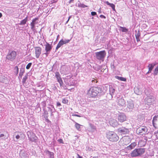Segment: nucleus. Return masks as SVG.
Instances as JSON below:
<instances>
[{
    "label": "nucleus",
    "instance_id": "nucleus-1",
    "mask_svg": "<svg viewBox=\"0 0 158 158\" xmlns=\"http://www.w3.org/2000/svg\"><path fill=\"white\" fill-rule=\"evenodd\" d=\"M102 92V88L95 87H92L89 90L87 94L90 97L94 98L98 93H101Z\"/></svg>",
    "mask_w": 158,
    "mask_h": 158
},
{
    "label": "nucleus",
    "instance_id": "nucleus-2",
    "mask_svg": "<svg viewBox=\"0 0 158 158\" xmlns=\"http://www.w3.org/2000/svg\"><path fill=\"white\" fill-rule=\"evenodd\" d=\"M145 152V149L143 148L135 149L130 153L132 157L140 156L143 154Z\"/></svg>",
    "mask_w": 158,
    "mask_h": 158
},
{
    "label": "nucleus",
    "instance_id": "nucleus-3",
    "mask_svg": "<svg viewBox=\"0 0 158 158\" xmlns=\"http://www.w3.org/2000/svg\"><path fill=\"white\" fill-rule=\"evenodd\" d=\"M107 138L111 141H117L119 139L117 134L113 131H109L106 133Z\"/></svg>",
    "mask_w": 158,
    "mask_h": 158
},
{
    "label": "nucleus",
    "instance_id": "nucleus-4",
    "mask_svg": "<svg viewBox=\"0 0 158 158\" xmlns=\"http://www.w3.org/2000/svg\"><path fill=\"white\" fill-rule=\"evenodd\" d=\"M17 55L16 52L13 51L9 52L6 56V59L10 61H13L16 58Z\"/></svg>",
    "mask_w": 158,
    "mask_h": 158
},
{
    "label": "nucleus",
    "instance_id": "nucleus-5",
    "mask_svg": "<svg viewBox=\"0 0 158 158\" xmlns=\"http://www.w3.org/2000/svg\"><path fill=\"white\" fill-rule=\"evenodd\" d=\"M96 58L99 60H103L106 55L105 51H102L95 53Z\"/></svg>",
    "mask_w": 158,
    "mask_h": 158
},
{
    "label": "nucleus",
    "instance_id": "nucleus-6",
    "mask_svg": "<svg viewBox=\"0 0 158 158\" xmlns=\"http://www.w3.org/2000/svg\"><path fill=\"white\" fill-rule=\"evenodd\" d=\"M27 134L29 139L32 142H35L37 139V137L33 132L28 131L27 132Z\"/></svg>",
    "mask_w": 158,
    "mask_h": 158
},
{
    "label": "nucleus",
    "instance_id": "nucleus-7",
    "mask_svg": "<svg viewBox=\"0 0 158 158\" xmlns=\"http://www.w3.org/2000/svg\"><path fill=\"white\" fill-rule=\"evenodd\" d=\"M155 100V97L153 96L148 97L145 99V104L148 105H151L152 104Z\"/></svg>",
    "mask_w": 158,
    "mask_h": 158
},
{
    "label": "nucleus",
    "instance_id": "nucleus-8",
    "mask_svg": "<svg viewBox=\"0 0 158 158\" xmlns=\"http://www.w3.org/2000/svg\"><path fill=\"white\" fill-rule=\"evenodd\" d=\"M117 102L118 105L120 106L123 107L125 106V101L122 97H119L117 98Z\"/></svg>",
    "mask_w": 158,
    "mask_h": 158
},
{
    "label": "nucleus",
    "instance_id": "nucleus-9",
    "mask_svg": "<svg viewBox=\"0 0 158 158\" xmlns=\"http://www.w3.org/2000/svg\"><path fill=\"white\" fill-rule=\"evenodd\" d=\"M147 131V129L145 127L143 126L138 128L136 130L138 134H144Z\"/></svg>",
    "mask_w": 158,
    "mask_h": 158
},
{
    "label": "nucleus",
    "instance_id": "nucleus-10",
    "mask_svg": "<svg viewBox=\"0 0 158 158\" xmlns=\"http://www.w3.org/2000/svg\"><path fill=\"white\" fill-rule=\"evenodd\" d=\"M38 19V18H37L33 19L30 24L31 29L34 32L36 31L35 28V25L38 23V22L37 21Z\"/></svg>",
    "mask_w": 158,
    "mask_h": 158
},
{
    "label": "nucleus",
    "instance_id": "nucleus-11",
    "mask_svg": "<svg viewBox=\"0 0 158 158\" xmlns=\"http://www.w3.org/2000/svg\"><path fill=\"white\" fill-rule=\"evenodd\" d=\"M127 106L130 111H132L134 107V105L133 101L131 100L127 101Z\"/></svg>",
    "mask_w": 158,
    "mask_h": 158
},
{
    "label": "nucleus",
    "instance_id": "nucleus-12",
    "mask_svg": "<svg viewBox=\"0 0 158 158\" xmlns=\"http://www.w3.org/2000/svg\"><path fill=\"white\" fill-rule=\"evenodd\" d=\"M126 117L123 113H121L118 116V119L120 122H123L126 120Z\"/></svg>",
    "mask_w": 158,
    "mask_h": 158
},
{
    "label": "nucleus",
    "instance_id": "nucleus-13",
    "mask_svg": "<svg viewBox=\"0 0 158 158\" xmlns=\"http://www.w3.org/2000/svg\"><path fill=\"white\" fill-rule=\"evenodd\" d=\"M45 50L46 52L45 54L46 55H48L49 53L52 49V47L51 45L48 43H46V44L45 45Z\"/></svg>",
    "mask_w": 158,
    "mask_h": 158
},
{
    "label": "nucleus",
    "instance_id": "nucleus-14",
    "mask_svg": "<svg viewBox=\"0 0 158 158\" xmlns=\"http://www.w3.org/2000/svg\"><path fill=\"white\" fill-rule=\"evenodd\" d=\"M35 56L37 58H38L41 54V49L40 47H35Z\"/></svg>",
    "mask_w": 158,
    "mask_h": 158
},
{
    "label": "nucleus",
    "instance_id": "nucleus-15",
    "mask_svg": "<svg viewBox=\"0 0 158 158\" xmlns=\"http://www.w3.org/2000/svg\"><path fill=\"white\" fill-rule=\"evenodd\" d=\"M118 130L120 133L123 134H125L129 132L128 129L124 127L120 128L118 129Z\"/></svg>",
    "mask_w": 158,
    "mask_h": 158
},
{
    "label": "nucleus",
    "instance_id": "nucleus-16",
    "mask_svg": "<svg viewBox=\"0 0 158 158\" xmlns=\"http://www.w3.org/2000/svg\"><path fill=\"white\" fill-rule=\"evenodd\" d=\"M109 123L113 127H116L118 124V122L116 119L112 118L110 119Z\"/></svg>",
    "mask_w": 158,
    "mask_h": 158
},
{
    "label": "nucleus",
    "instance_id": "nucleus-17",
    "mask_svg": "<svg viewBox=\"0 0 158 158\" xmlns=\"http://www.w3.org/2000/svg\"><path fill=\"white\" fill-rule=\"evenodd\" d=\"M0 81L6 83L8 82V80L6 77L4 75H1L0 76Z\"/></svg>",
    "mask_w": 158,
    "mask_h": 158
},
{
    "label": "nucleus",
    "instance_id": "nucleus-18",
    "mask_svg": "<svg viewBox=\"0 0 158 158\" xmlns=\"http://www.w3.org/2000/svg\"><path fill=\"white\" fill-rule=\"evenodd\" d=\"M48 111L51 114V115L52 114L53 112H54L55 111V109L54 108V106L52 105H49L48 107Z\"/></svg>",
    "mask_w": 158,
    "mask_h": 158
},
{
    "label": "nucleus",
    "instance_id": "nucleus-19",
    "mask_svg": "<svg viewBox=\"0 0 158 158\" xmlns=\"http://www.w3.org/2000/svg\"><path fill=\"white\" fill-rule=\"evenodd\" d=\"M136 143L135 142H133L131 144L127 146L126 148L127 149L131 150L133 149L136 146Z\"/></svg>",
    "mask_w": 158,
    "mask_h": 158
},
{
    "label": "nucleus",
    "instance_id": "nucleus-20",
    "mask_svg": "<svg viewBox=\"0 0 158 158\" xmlns=\"http://www.w3.org/2000/svg\"><path fill=\"white\" fill-rule=\"evenodd\" d=\"M109 89L110 94L111 96V98H112V96L114 95L115 92V89L112 86H110Z\"/></svg>",
    "mask_w": 158,
    "mask_h": 158
},
{
    "label": "nucleus",
    "instance_id": "nucleus-21",
    "mask_svg": "<svg viewBox=\"0 0 158 158\" xmlns=\"http://www.w3.org/2000/svg\"><path fill=\"white\" fill-rule=\"evenodd\" d=\"M46 153L50 158H54V153L53 152L47 150L46 152Z\"/></svg>",
    "mask_w": 158,
    "mask_h": 158
},
{
    "label": "nucleus",
    "instance_id": "nucleus-22",
    "mask_svg": "<svg viewBox=\"0 0 158 158\" xmlns=\"http://www.w3.org/2000/svg\"><path fill=\"white\" fill-rule=\"evenodd\" d=\"M27 17L24 19L21 20L20 21V23H19V24L20 25H22L25 24L27 21Z\"/></svg>",
    "mask_w": 158,
    "mask_h": 158
},
{
    "label": "nucleus",
    "instance_id": "nucleus-23",
    "mask_svg": "<svg viewBox=\"0 0 158 158\" xmlns=\"http://www.w3.org/2000/svg\"><path fill=\"white\" fill-rule=\"evenodd\" d=\"M156 65V64L153 63L151 64H149L148 67V70H152L153 69V68L154 66Z\"/></svg>",
    "mask_w": 158,
    "mask_h": 158
},
{
    "label": "nucleus",
    "instance_id": "nucleus-24",
    "mask_svg": "<svg viewBox=\"0 0 158 158\" xmlns=\"http://www.w3.org/2000/svg\"><path fill=\"white\" fill-rule=\"evenodd\" d=\"M64 44L62 40H61L59 42L58 44L57 45V46L56 48V49L57 50L59 48L61 47V46Z\"/></svg>",
    "mask_w": 158,
    "mask_h": 158
},
{
    "label": "nucleus",
    "instance_id": "nucleus-25",
    "mask_svg": "<svg viewBox=\"0 0 158 158\" xmlns=\"http://www.w3.org/2000/svg\"><path fill=\"white\" fill-rule=\"evenodd\" d=\"M24 72V70L22 68L21 69L20 71V72L19 73V77H20L21 78H22V76L23 75V74Z\"/></svg>",
    "mask_w": 158,
    "mask_h": 158
},
{
    "label": "nucleus",
    "instance_id": "nucleus-26",
    "mask_svg": "<svg viewBox=\"0 0 158 158\" xmlns=\"http://www.w3.org/2000/svg\"><path fill=\"white\" fill-rule=\"evenodd\" d=\"M75 127L76 128L78 131H80L81 130V126H82V125H81L80 124L78 123H77L75 122Z\"/></svg>",
    "mask_w": 158,
    "mask_h": 158
},
{
    "label": "nucleus",
    "instance_id": "nucleus-27",
    "mask_svg": "<svg viewBox=\"0 0 158 158\" xmlns=\"http://www.w3.org/2000/svg\"><path fill=\"white\" fill-rule=\"evenodd\" d=\"M106 3L108 5L110 6L114 10H115V5L113 3H110L108 1L106 2Z\"/></svg>",
    "mask_w": 158,
    "mask_h": 158
},
{
    "label": "nucleus",
    "instance_id": "nucleus-28",
    "mask_svg": "<svg viewBox=\"0 0 158 158\" xmlns=\"http://www.w3.org/2000/svg\"><path fill=\"white\" fill-rule=\"evenodd\" d=\"M58 81L59 82L60 86H61L63 84V82L62 80L59 76L57 77Z\"/></svg>",
    "mask_w": 158,
    "mask_h": 158
},
{
    "label": "nucleus",
    "instance_id": "nucleus-29",
    "mask_svg": "<svg viewBox=\"0 0 158 158\" xmlns=\"http://www.w3.org/2000/svg\"><path fill=\"white\" fill-rule=\"evenodd\" d=\"M28 78V75L27 74H26L25 76L23 77L22 82L23 84H24L26 83V81Z\"/></svg>",
    "mask_w": 158,
    "mask_h": 158
},
{
    "label": "nucleus",
    "instance_id": "nucleus-30",
    "mask_svg": "<svg viewBox=\"0 0 158 158\" xmlns=\"http://www.w3.org/2000/svg\"><path fill=\"white\" fill-rule=\"evenodd\" d=\"M157 116H155L154 117V118H153V119H152V124H153V126L154 127H155V122H156L157 121Z\"/></svg>",
    "mask_w": 158,
    "mask_h": 158
},
{
    "label": "nucleus",
    "instance_id": "nucleus-31",
    "mask_svg": "<svg viewBox=\"0 0 158 158\" xmlns=\"http://www.w3.org/2000/svg\"><path fill=\"white\" fill-rule=\"evenodd\" d=\"M78 6L79 7H82V8H85L86 7H87V6L83 4H82L81 3H78Z\"/></svg>",
    "mask_w": 158,
    "mask_h": 158
},
{
    "label": "nucleus",
    "instance_id": "nucleus-32",
    "mask_svg": "<svg viewBox=\"0 0 158 158\" xmlns=\"http://www.w3.org/2000/svg\"><path fill=\"white\" fill-rule=\"evenodd\" d=\"M158 74V65L157 67L155 69L153 74L154 75H157Z\"/></svg>",
    "mask_w": 158,
    "mask_h": 158
},
{
    "label": "nucleus",
    "instance_id": "nucleus-33",
    "mask_svg": "<svg viewBox=\"0 0 158 158\" xmlns=\"http://www.w3.org/2000/svg\"><path fill=\"white\" fill-rule=\"evenodd\" d=\"M135 37H139L140 35V31H135Z\"/></svg>",
    "mask_w": 158,
    "mask_h": 158
},
{
    "label": "nucleus",
    "instance_id": "nucleus-34",
    "mask_svg": "<svg viewBox=\"0 0 158 158\" xmlns=\"http://www.w3.org/2000/svg\"><path fill=\"white\" fill-rule=\"evenodd\" d=\"M62 40V42L64 44H66L68 43L70 41V40Z\"/></svg>",
    "mask_w": 158,
    "mask_h": 158
},
{
    "label": "nucleus",
    "instance_id": "nucleus-35",
    "mask_svg": "<svg viewBox=\"0 0 158 158\" xmlns=\"http://www.w3.org/2000/svg\"><path fill=\"white\" fill-rule=\"evenodd\" d=\"M13 137L14 139V141H16V142H17V141H18V140H18V139H19L20 138V135H16V136H15V138H16V140H15V139H14V136H13Z\"/></svg>",
    "mask_w": 158,
    "mask_h": 158
},
{
    "label": "nucleus",
    "instance_id": "nucleus-36",
    "mask_svg": "<svg viewBox=\"0 0 158 158\" xmlns=\"http://www.w3.org/2000/svg\"><path fill=\"white\" fill-rule=\"evenodd\" d=\"M5 136L3 134H0V139H5Z\"/></svg>",
    "mask_w": 158,
    "mask_h": 158
},
{
    "label": "nucleus",
    "instance_id": "nucleus-37",
    "mask_svg": "<svg viewBox=\"0 0 158 158\" xmlns=\"http://www.w3.org/2000/svg\"><path fill=\"white\" fill-rule=\"evenodd\" d=\"M118 79L120 80L121 81H126V79L125 78H124L123 77H118Z\"/></svg>",
    "mask_w": 158,
    "mask_h": 158
},
{
    "label": "nucleus",
    "instance_id": "nucleus-38",
    "mask_svg": "<svg viewBox=\"0 0 158 158\" xmlns=\"http://www.w3.org/2000/svg\"><path fill=\"white\" fill-rule=\"evenodd\" d=\"M31 65H32V63H28L26 67V69H30V68Z\"/></svg>",
    "mask_w": 158,
    "mask_h": 158
},
{
    "label": "nucleus",
    "instance_id": "nucleus-39",
    "mask_svg": "<svg viewBox=\"0 0 158 158\" xmlns=\"http://www.w3.org/2000/svg\"><path fill=\"white\" fill-rule=\"evenodd\" d=\"M62 102L64 104H67L68 102V100L65 98H64Z\"/></svg>",
    "mask_w": 158,
    "mask_h": 158
},
{
    "label": "nucleus",
    "instance_id": "nucleus-40",
    "mask_svg": "<svg viewBox=\"0 0 158 158\" xmlns=\"http://www.w3.org/2000/svg\"><path fill=\"white\" fill-rule=\"evenodd\" d=\"M15 69L16 70L15 73L16 75H17L19 73V68L17 66H15Z\"/></svg>",
    "mask_w": 158,
    "mask_h": 158
},
{
    "label": "nucleus",
    "instance_id": "nucleus-41",
    "mask_svg": "<svg viewBox=\"0 0 158 158\" xmlns=\"http://www.w3.org/2000/svg\"><path fill=\"white\" fill-rule=\"evenodd\" d=\"M91 15L92 16H94L97 15V13L95 12L92 11L91 12Z\"/></svg>",
    "mask_w": 158,
    "mask_h": 158
},
{
    "label": "nucleus",
    "instance_id": "nucleus-42",
    "mask_svg": "<svg viewBox=\"0 0 158 158\" xmlns=\"http://www.w3.org/2000/svg\"><path fill=\"white\" fill-rule=\"evenodd\" d=\"M136 89L135 88V90H134V92H135V93H136L137 94L139 95V94H140L141 93V92H139L137 93V92Z\"/></svg>",
    "mask_w": 158,
    "mask_h": 158
},
{
    "label": "nucleus",
    "instance_id": "nucleus-43",
    "mask_svg": "<svg viewBox=\"0 0 158 158\" xmlns=\"http://www.w3.org/2000/svg\"><path fill=\"white\" fill-rule=\"evenodd\" d=\"M57 141L60 143H63V141L62 139H58Z\"/></svg>",
    "mask_w": 158,
    "mask_h": 158
},
{
    "label": "nucleus",
    "instance_id": "nucleus-44",
    "mask_svg": "<svg viewBox=\"0 0 158 158\" xmlns=\"http://www.w3.org/2000/svg\"><path fill=\"white\" fill-rule=\"evenodd\" d=\"M72 115L73 116H77V117H82L81 116L79 115H78L77 114H73Z\"/></svg>",
    "mask_w": 158,
    "mask_h": 158
},
{
    "label": "nucleus",
    "instance_id": "nucleus-45",
    "mask_svg": "<svg viewBox=\"0 0 158 158\" xmlns=\"http://www.w3.org/2000/svg\"><path fill=\"white\" fill-rule=\"evenodd\" d=\"M56 105L57 106L59 107L61 105L60 102H57L56 103Z\"/></svg>",
    "mask_w": 158,
    "mask_h": 158
},
{
    "label": "nucleus",
    "instance_id": "nucleus-46",
    "mask_svg": "<svg viewBox=\"0 0 158 158\" xmlns=\"http://www.w3.org/2000/svg\"><path fill=\"white\" fill-rule=\"evenodd\" d=\"M100 17L101 18H102L106 19V17L103 15H101L100 16Z\"/></svg>",
    "mask_w": 158,
    "mask_h": 158
},
{
    "label": "nucleus",
    "instance_id": "nucleus-47",
    "mask_svg": "<svg viewBox=\"0 0 158 158\" xmlns=\"http://www.w3.org/2000/svg\"><path fill=\"white\" fill-rule=\"evenodd\" d=\"M136 38L137 42H138L140 41L139 37H136Z\"/></svg>",
    "mask_w": 158,
    "mask_h": 158
},
{
    "label": "nucleus",
    "instance_id": "nucleus-48",
    "mask_svg": "<svg viewBox=\"0 0 158 158\" xmlns=\"http://www.w3.org/2000/svg\"><path fill=\"white\" fill-rule=\"evenodd\" d=\"M78 158H82V157L79 156L78 154H77Z\"/></svg>",
    "mask_w": 158,
    "mask_h": 158
},
{
    "label": "nucleus",
    "instance_id": "nucleus-49",
    "mask_svg": "<svg viewBox=\"0 0 158 158\" xmlns=\"http://www.w3.org/2000/svg\"><path fill=\"white\" fill-rule=\"evenodd\" d=\"M152 70H148V72H147V73H150L151 72Z\"/></svg>",
    "mask_w": 158,
    "mask_h": 158
},
{
    "label": "nucleus",
    "instance_id": "nucleus-50",
    "mask_svg": "<svg viewBox=\"0 0 158 158\" xmlns=\"http://www.w3.org/2000/svg\"><path fill=\"white\" fill-rule=\"evenodd\" d=\"M73 1V0H70V1H69V3H71V2H72Z\"/></svg>",
    "mask_w": 158,
    "mask_h": 158
},
{
    "label": "nucleus",
    "instance_id": "nucleus-51",
    "mask_svg": "<svg viewBox=\"0 0 158 158\" xmlns=\"http://www.w3.org/2000/svg\"><path fill=\"white\" fill-rule=\"evenodd\" d=\"M72 16H70L68 18V20H69V19L71 18Z\"/></svg>",
    "mask_w": 158,
    "mask_h": 158
},
{
    "label": "nucleus",
    "instance_id": "nucleus-52",
    "mask_svg": "<svg viewBox=\"0 0 158 158\" xmlns=\"http://www.w3.org/2000/svg\"><path fill=\"white\" fill-rule=\"evenodd\" d=\"M2 16V15L1 13H0V18Z\"/></svg>",
    "mask_w": 158,
    "mask_h": 158
},
{
    "label": "nucleus",
    "instance_id": "nucleus-53",
    "mask_svg": "<svg viewBox=\"0 0 158 158\" xmlns=\"http://www.w3.org/2000/svg\"><path fill=\"white\" fill-rule=\"evenodd\" d=\"M95 80V79L94 80V79H93L92 80V82H94Z\"/></svg>",
    "mask_w": 158,
    "mask_h": 158
},
{
    "label": "nucleus",
    "instance_id": "nucleus-54",
    "mask_svg": "<svg viewBox=\"0 0 158 158\" xmlns=\"http://www.w3.org/2000/svg\"><path fill=\"white\" fill-rule=\"evenodd\" d=\"M69 20L68 19L67 20V21H66V24L67 23H68V21H69Z\"/></svg>",
    "mask_w": 158,
    "mask_h": 158
},
{
    "label": "nucleus",
    "instance_id": "nucleus-55",
    "mask_svg": "<svg viewBox=\"0 0 158 158\" xmlns=\"http://www.w3.org/2000/svg\"><path fill=\"white\" fill-rule=\"evenodd\" d=\"M59 36V35H58L57 36V38Z\"/></svg>",
    "mask_w": 158,
    "mask_h": 158
},
{
    "label": "nucleus",
    "instance_id": "nucleus-56",
    "mask_svg": "<svg viewBox=\"0 0 158 158\" xmlns=\"http://www.w3.org/2000/svg\"><path fill=\"white\" fill-rule=\"evenodd\" d=\"M75 137H78V136L77 135L75 136Z\"/></svg>",
    "mask_w": 158,
    "mask_h": 158
}]
</instances>
